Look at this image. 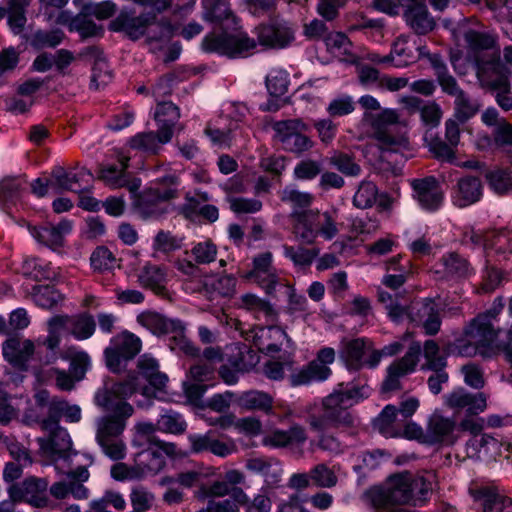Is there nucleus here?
<instances>
[{
  "label": "nucleus",
  "mask_w": 512,
  "mask_h": 512,
  "mask_svg": "<svg viewBox=\"0 0 512 512\" xmlns=\"http://www.w3.org/2000/svg\"><path fill=\"white\" fill-rule=\"evenodd\" d=\"M71 229L72 224L68 220H63L57 225L29 226V231L36 241L50 248L61 247L64 237Z\"/></svg>",
  "instance_id": "obj_37"
},
{
  "label": "nucleus",
  "mask_w": 512,
  "mask_h": 512,
  "mask_svg": "<svg viewBox=\"0 0 512 512\" xmlns=\"http://www.w3.org/2000/svg\"><path fill=\"white\" fill-rule=\"evenodd\" d=\"M370 388L367 385L355 386L340 383L337 388L322 400L321 412L309 413L306 422L313 431L322 432L311 447L330 455H340L346 445L332 433L324 432L328 428L349 427L353 425V417L348 409L367 398Z\"/></svg>",
  "instance_id": "obj_1"
},
{
  "label": "nucleus",
  "mask_w": 512,
  "mask_h": 512,
  "mask_svg": "<svg viewBox=\"0 0 512 512\" xmlns=\"http://www.w3.org/2000/svg\"><path fill=\"white\" fill-rule=\"evenodd\" d=\"M56 23L62 25L68 24L70 31L78 32L83 38L95 37L102 34V28L85 16H78L69 21L68 14L61 11L57 16Z\"/></svg>",
  "instance_id": "obj_46"
},
{
  "label": "nucleus",
  "mask_w": 512,
  "mask_h": 512,
  "mask_svg": "<svg viewBox=\"0 0 512 512\" xmlns=\"http://www.w3.org/2000/svg\"><path fill=\"white\" fill-rule=\"evenodd\" d=\"M477 79L482 88L496 91L498 105L506 110H512V97H510L509 72L496 54L487 61L478 64Z\"/></svg>",
  "instance_id": "obj_8"
},
{
  "label": "nucleus",
  "mask_w": 512,
  "mask_h": 512,
  "mask_svg": "<svg viewBox=\"0 0 512 512\" xmlns=\"http://www.w3.org/2000/svg\"><path fill=\"white\" fill-rule=\"evenodd\" d=\"M110 29L116 32H124L130 39L138 40L146 35L148 42L165 44L173 36V27L169 22L156 23V15L151 13L135 16L133 13L122 10L111 21Z\"/></svg>",
  "instance_id": "obj_5"
},
{
  "label": "nucleus",
  "mask_w": 512,
  "mask_h": 512,
  "mask_svg": "<svg viewBox=\"0 0 512 512\" xmlns=\"http://www.w3.org/2000/svg\"><path fill=\"white\" fill-rule=\"evenodd\" d=\"M424 55V47H414L409 44L406 37L396 39L389 53V59L396 68H404L414 63L418 57Z\"/></svg>",
  "instance_id": "obj_43"
},
{
  "label": "nucleus",
  "mask_w": 512,
  "mask_h": 512,
  "mask_svg": "<svg viewBox=\"0 0 512 512\" xmlns=\"http://www.w3.org/2000/svg\"><path fill=\"white\" fill-rule=\"evenodd\" d=\"M379 303H381L386 311L388 318L400 324L408 320L413 322L415 310L412 309L413 303L408 305L407 300L400 294H391L381 288L377 291Z\"/></svg>",
  "instance_id": "obj_29"
},
{
  "label": "nucleus",
  "mask_w": 512,
  "mask_h": 512,
  "mask_svg": "<svg viewBox=\"0 0 512 512\" xmlns=\"http://www.w3.org/2000/svg\"><path fill=\"white\" fill-rule=\"evenodd\" d=\"M235 402L246 411L260 410L268 412L272 409V398L267 393L256 390L242 393L236 398Z\"/></svg>",
  "instance_id": "obj_47"
},
{
  "label": "nucleus",
  "mask_w": 512,
  "mask_h": 512,
  "mask_svg": "<svg viewBox=\"0 0 512 512\" xmlns=\"http://www.w3.org/2000/svg\"><path fill=\"white\" fill-rule=\"evenodd\" d=\"M241 303L244 308L253 312L256 317H263L266 321H273L276 313L271 304L255 294H245L241 297Z\"/></svg>",
  "instance_id": "obj_53"
},
{
  "label": "nucleus",
  "mask_w": 512,
  "mask_h": 512,
  "mask_svg": "<svg viewBox=\"0 0 512 512\" xmlns=\"http://www.w3.org/2000/svg\"><path fill=\"white\" fill-rule=\"evenodd\" d=\"M2 350L4 358L10 364L24 370L35 352V344L30 339L12 336L3 343Z\"/></svg>",
  "instance_id": "obj_30"
},
{
  "label": "nucleus",
  "mask_w": 512,
  "mask_h": 512,
  "mask_svg": "<svg viewBox=\"0 0 512 512\" xmlns=\"http://www.w3.org/2000/svg\"><path fill=\"white\" fill-rule=\"evenodd\" d=\"M241 349L237 344L227 345L224 349L220 347H208L203 352V363L214 366L215 364L222 363L229 364L234 367L240 366Z\"/></svg>",
  "instance_id": "obj_45"
},
{
  "label": "nucleus",
  "mask_w": 512,
  "mask_h": 512,
  "mask_svg": "<svg viewBox=\"0 0 512 512\" xmlns=\"http://www.w3.org/2000/svg\"><path fill=\"white\" fill-rule=\"evenodd\" d=\"M458 438L457 424L454 419L445 417L438 412H434L430 416L426 427V444L451 446Z\"/></svg>",
  "instance_id": "obj_20"
},
{
  "label": "nucleus",
  "mask_w": 512,
  "mask_h": 512,
  "mask_svg": "<svg viewBox=\"0 0 512 512\" xmlns=\"http://www.w3.org/2000/svg\"><path fill=\"white\" fill-rule=\"evenodd\" d=\"M412 309L415 310L413 323L422 324L425 332L429 335H434L439 331L441 320L438 306L434 301L413 302Z\"/></svg>",
  "instance_id": "obj_39"
},
{
  "label": "nucleus",
  "mask_w": 512,
  "mask_h": 512,
  "mask_svg": "<svg viewBox=\"0 0 512 512\" xmlns=\"http://www.w3.org/2000/svg\"><path fill=\"white\" fill-rule=\"evenodd\" d=\"M497 448L498 440L485 433L472 436L466 443V453L469 458H479L482 452L487 454Z\"/></svg>",
  "instance_id": "obj_54"
},
{
  "label": "nucleus",
  "mask_w": 512,
  "mask_h": 512,
  "mask_svg": "<svg viewBox=\"0 0 512 512\" xmlns=\"http://www.w3.org/2000/svg\"><path fill=\"white\" fill-rule=\"evenodd\" d=\"M172 136L171 127L159 126L157 132L149 131L136 134L130 139L129 145L132 149L157 154L163 144L170 142Z\"/></svg>",
  "instance_id": "obj_36"
},
{
  "label": "nucleus",
  "mask_w": 512,
  "mask_h": 512,
  "mask_svg": "<svg viewBox=\"0 0 512 512\" xmlns=\"http://www.w3.org/2000/svg\"><path fill=\"white\" fill-rule=\"evenodd\" d=\"M178 184V177L175 174L157 179L140 196V205L148 212H154L152 206L176 197Z\"/></svg>",
  "instance_id": "obj_23"
},
{
  "label": "nucleus",
  "mask_w": 512,
  "mask_h": 512,
  "mask_svg": "<svg viewBox=\"0 0 512 512\" xmlns=\"http://www.w3.org/2000/svg\"><path fill=\"white\" fill-rule=\"evenodd\" d=\"M47 488L48 482L45 479L29 477L21 485H11L8 492L14 500L25 501L34 507L44 508L49 504Z\"/></svg>",
  "instance_id": "obj_18"
},
{
  "label": "nucleus",
  "mask_w": 512,
  "mask_h": 512,
  "mask_svg": "<svg viewBox=\"0 0 512 512\" xmlns=\"http://www.w3.org/2000/svg\"><path fill=\"white\" fill-rule=\"evenodd\" d=\"M130 158L122 153L118 154L119 166L108 165L100 170V178L113 188L128 187L131 192L138 190L141 182L138 179L129 180L126 172Z\"/></svg>",
  "instance_id": "obj_32"
},
{
  "label": "nucleus",
  "mask_w": 512,
  "mask_h": 512,
  "mask_svg": "<svg viewBox=\"0 0 512 512\" xmlns=\"http://www.w3.org/2000/svg\"><path fill=\"white\" fill-rule=\"evenodd\" d=\"M406 24L419 35H425L435 28V20L422 0H400Z\"/></svg>",
  "instance_id": "obj_24"
},
{
  "label": "nucleus",
  "mask_w": 512,
  "mask_h": 512,
  "mask_svg": "<svg viewBox=\"0 0 512 512\" xmlns=\"http://www.w3.org/2000/svg\"><path fill=\"white\" fill-rule=\"evenodd\" d=\"M137 323L149 330L152 334L161 336L173 334L174 338H181L184 326L181 321L168 318L156 311L146 310L137 315Z\"/></svg>",
  "instance_id": "obj_25"
},
{
  "label": "nucleus",
  "mask_w": 512,
  "mask_h": 512,
  "mask_svg": "<svg viewBox=\"0 0 512 512\" xmlns=\"http://www.w3.org/2000/svg\"><path fill=\"white\" fill-rule=\"evenodd\" d=\"M335 360V351L333 348H322L317 359L311 361L306 367L298 370L297 373L291 375V385H306L313 381L326 380L331 375V369L327 366Z\"/></svg>",
  "instance_id": "obj_15"
},
{
  "label": "nucleus",
  "mask_w": 512,
  "mask_h": 512,
  "mask_svg": "<svg viewBox=\"0 0 512 512\" xmlns=\"http://www.w3.org/2000/svg\"><path fill=\"white\" fill-rule=\"evenodd\" d=\"M27 269H30L33 276L38 280H56L59 276L57 268L50 262L40 258H32L26 261Z\"/></svg>",
  "instance_id": "obj_63"
},
{
  "label": "nucleus",
  "mask_w": 512,
  "mask_h": 512,
  "mask_svg": "<svg viewBox=\"0 0 512 512\" xmlns=\"http://www.w3.org/2000/svg\"><path fill=\"white\" fill-rule=\"evenodd\" d=\"M192 453L211 452L215 456L225 458L237 451V446L233 439L226 441L214 437L213 432L205 434H190L188 436Z\"/></svg>",
  "instance_id": "obj_26"
},
{
  "label": "nucleus",
  "mask_w": 512,
  "mask_h": 512,
  "mask_svg": "<svg viewBox=\"0 0 512 512\" xmlns=\"http://www.w3.org/2000/svg\"><path fill=\"white\" fill-rule=\"evenodd\" d=\"M327 49L336 56L343 57L344 60L353 62L355 56L352 52V43L349 38L341 32H329L324 37Z\"/></svg>",
  "instance_id": "obj_50"
},
{
  "label": "nucleus",
  "mask_w": 512,
  "mask_h": 512,
  "mask_svg": "<svg viewBox=\"0 0 512 512\" xmlns=\"http://www.w3.org/2000/svg\"><path fill=\"white\" fill-rule=\"evenodd\" d=\"M397 409L387 405L375 420V427L386 438L400 437L401 427L397 421Z\"/></svg>",
  "instance_id": "obj_48"
},
{
  "label": "nucleus",
  "mask_w": 512,
  "mask_h": 512,
  "mask_svg": "<svg viewBox=\"0 0 512 512\" xmlns=\"http://www.w3.org/2000/svg\"><path fill=\"white\" fill-rule=\"evenodd\" d=\"M91 266L97 271H109L118 266L114 254L106 247H97L90 257Z\"/></svg>",
  "instance_id": "obj_60"
},
{
  "label": "nucleus",
  "mask_w": 512,
  "mask_h": 512,
  "mask_svg": "<svg viewBox=\"0 0 512 512\" xmlns=\"http://www.w3.org/2000/svg\"><path fill=\"white\" fill-rule=\"evenodd\" d=\"M61 358L70 361V371L76 380L84 377L91 364L88 353L73 346L65 349L61 353Z\"/></svg>",
  "instance_id": "obj_49"
},
{
  "label": "nucleus",
  "mask_w": 512,
  "mask_h": 512,
  "mask_svg": "<svg viewBox=\"0 0 512 512\" xmlns=\"http://www.w3.org/2000/svg\"><path fill=\"white\" fill-rule=\"evenodd\" d=\"M203 19L218 25L224 31L212 32L202 40V49L209 53H218L229 57H244L256 47L253 39L246 33H229L237 30L238 20L229 7L228 0H203Z\"/></svg>",
  "instance_id": "obj_3"
},
{
  "label": "nucleus",
  "mask_w": 512,
  "mask_h": 512,
  "mask_svg": "<svg viewBox=\"0 0 512 512\" xmlns=\"http://www.w3.org/2000/svg\"><path fill=\"white\" fill-rule=\"evenodd\" d=\"M182 246V240L169 231H159L152 244L154 253L169 254L180 249Z\"/></svg>",
  "instance_id": "obj_61"
},
{
  "label": "nucleus",
  "mask_w": 512,
  "mask_h": 512,
  "mask_svg": "<svg viewBox=\"0 0 512 512\" xmlns=\"http://www.w3.org/2000/svg\"><path fill=\"white\" fill-rule=\"evenodd\" d=\"M434 475L413 476L409 472L392 475L383 487L370 491V501L378 512H408L401 505L423 506L433 490Z\"/></svg>",
  "instance_id": "obj_2"
},
{
  "label": "nucleus",
  "mask_w": 512,
  "mask_h": 512,
  "mask_svg": "<svg viewBox=\"0 0 512 512\" xmlns=\"http://www.w3.org/2000/svg\"><path fill=\"white\" fill-rule=\"evenodd\" d=\"M141 348V339L132 332L125 330L116 334L104 350L106 366L113 373L121 372L126 363L132 360Z\"/></svg>",
  "instance_id": "obj_11"
},
{
  "label": "nucleus",
  "mask_w": 512,
  "mask_h": 512,
  "mask_svg": "<svg viewBox=\"0 0 512 512\" xmlns=\"http://www.w3.org/2000/svg\"><path fill=\"white\" fill-rule=\"evenodd\" d=\"M64 39L60 29L37 30L30 37V45L35 49L54 48Z\"/></svg>",
  "instance_id": "obj_56"
},
{
  "label": "nucleus",
  "mask_w": 512,
  "mask_h": 512,
  "mask_svg": "<svg viewBox=\"0 0 512 512\" xmlns=\"http://www.w3.org/2000/svg\"><path fill=\"white\" fill-rule=\"evenodd\" d=\"M468 491L475 501L482 502L484 512H512V499L492 484L474 481Z\"/></svg>",
  "instance_id": "obj_17"
},
{
  "label": "nucleus",
  "mask_w": 512,
  "mask_h": 512,
  "mask_svg": "<svg viewBox=\"0 0 512 512\" xmlns=\"http://www.w3.org/2000/svg\"><path fill=\"white\" fill-rule=\"evenodd\" d=\"M294 216V234L306 244L314 243L318 236L331 240L339 232L336 212H295Z\"/></svg>",
  "instance_id": "obj_7"
},
{
  "label": "nucleus",
  "mask_w": 512,
  "mask_h": 512,
  "mask_svg": "<svg viewBox=\"0 0 512 512\" xmlns=\"http://www.w3.org/2000/svg\"><path fill=\"white\" fill-rule=\"evenodd\" d=\"M373 136L382 150L398 152L407 149L406 123L394 109H383L372 120Z\"/></svg>",
  "instance_id": "obj_6"
},
{
  "label": "nucleus",
  "mask_w": 512,
  "mask_h": 512,
  "mask_svg": "<svg viewBox=\"0 0 512 512\" xmlns=\"http://www.w3.org/2000/svg\"><path fill=\"white\" fill-rule=\"evenodd\" d=\"M61 416H64L69 422H79L81 409L77 405H70L65 400L52 399L49 405L48 418L41 423L42 429H52L59 426L58 422Z\"/></svg>",
  "instance_id": "obj_40"
},
{
  "label": "nucleus",
  "mask_w": 512,
  "mask_h": 512,
  "mask_svg": "<svg viewBox=\"0 0 512 512\" xmlns=\"http://www.w3.org/2000/svg\"><path fill=\"white\" fill-rule=\"evenodd\" d=\"M273 129L276 139L288 152L299 155L313 147V141L305 135L307 125L299 119L278 121Z\"/></svg>",
  "instance_id": "obj_12"
},
{
  "label": "nucleus",
  "mask_w": 512,
  "mask_h": 512,
  "mask_svg": "<svg viewBox=\"0 0 512 512\" xmlns=\"http://www.w3.org/2000/svg\"><path fill=\"white\" fill-rule=\"evenodd\" d=\"M137 367L139 374L149 383V387L154 391V397H156L157 391L165 390L168 377L159 370V364L155 358L143 355L139 358Z\"/></svg>",
  "instance_id": "obj_42"
},
{
  "label": "nucleus",
  "mask_w": 512,
  "mask_h": 512,
  "mask_svg": "<svg viewBox=\"0 0 512 512\" xmlns=\"http://www.w3.org/2000/svg\"><path fill=\"white\" fill-rule=\"evenodd\" d=\"M411 185L414 190V197L423 209L435 211L442 205L443 192L434 177L414 179Z\"/></svg>",
  "instance_id": "obj_28"
},
{
  "label": "nucleus",
  "mask_w": 512,
  "mask_h": 512,
  "mask_svg": "<svg viewBox=\"0 0 512 512\" xmlns=\"http://www.w3.org/2000/svg\"><path fill=\"white\" fill-rule=\"evenodd\" d=\"M173 457L177 454V447L173 443L157 441L155 445L137 453L135 461L143 465L146 473H157L165 466L163 455Z\"/></svg>",
  "instance_id": "obj_27"
},
{
  "label": "nucleus",
  "mask_w": 512,
  "mask_h": 512,
  "mask_svg": "<svg viewBox=\"0 0 512 512\" xmlns=\"http://www.w3.org/2000/svg\"><path fill=\"white\" fill-rule=\"evenodd\" d=\"M89 471L85 466L67 472V480L54 483L50 487V494L56 499H64L71 494L77 500L89 497V490L83 485L89 479Z\"/></svg>",
  "instance_id": "obj_19"
},
{
  "label": "nucleus",
  "mask_w": 512,
  "mask_h": 512,
  "mask_svg": "<svg viewBox=\"0 0 512 512\" xmlns=\"http://www.w3.org/2000/svg\"><path fill=\"white\" fill-rule=\"evenodd\" d=\"M32 0H5L8 6L7 22L10 29L19 34L23 31L27 22L26 8L30 5Z\"/></svg>",
  "instance_id": "obj_51"
},
{
  "label": "nucleus",
  "mask_w": 512,
  "mask_h": 512,
  "mask_svg": "<svg viewBox=\"0 0 512 512\" xmlns=\"http://www.w3.org/2000/svg\"><path fill=\"white\" fill-rule=\"evenodd\" d=\"M135 393H140L150 403L154 397V391L147 385L140 383L139 375H128V377L120 382L113 384V386L106 392L103 401L111 399L114 403L125 401Z\"/></svg>",
  "instance_id": "obj_31"
},
{
  "label": "nucleus",
  "mask_w": 512,
  "mask_h": 512,
  "mask_svg": "<svg viewBox=\"0 0 512 512\" xmlns=\"http://www.w3.org/2000/svg\"><path fill=\"white\" fill-rule=\"evenodd\" d=\"M138 282L157 295H163L166 292V271L161 266L147 263L139 271Z\"/></svg>",
  "instance_id": "obj_44"
},
{
  "label": "nucleus",
  "mask_w": 512,
  "mask_h": 512,
  "mask_svg": "<svg viewBox=\"0 0 512 512\" xmlns=\"http://www.w3.org/2000/svg\"><path fill=\"white\" fill-rule=\"evenodd\" d=\"M96 330V322L92 315L81 313L69 320V331L79 341L89 339Z\"/></svg>",
  "instance_id": "obj_52"
},
{
  "label": "nucleus",
  "mask_w": 512,
  "mask_h": 512,
  "mask_svg": "<svg viewBox=\"0 0 512 512\" xmlns=\"http://www.w3.org/2000/svg\"><path fill=\"white\" fill-rule=\"evenodd\" d=\"M101 405L113 413L99 419L97 423L96 440L119 438L125 429V421L132 416L134 409L126 401L114 403L111 399L103 401Z\"/></svg>",
  "instance_id": "obj_13"
},
{
  "label": "nucleus",
  "mask_w": 512,
  "mask_h": 512,
  "mask_svg": "<svg viewBox=\"0 0 512 512\" xmlns=\"http://www.w3.org/2000/svg\"><path fill=\"white\" fill-rule=\"evenodd\" d=\"M289 74L281 68H273L266 76V87L271 96L280 97L287 93Z\"/></svg>",
  "instance_id": "obj_55"
},
{
  "label": "nucleus",
  "mask_w": 512,
  "mask_h": 512,
  "mask_svg": "<svg viewBox=\"0 0 512 512\" xmlns=\"http://www.w3.org/2000/svg\"><path fill=\"white\" fill-rule=\"evenodd\" d=\"M273 254L270 251L261 252L252 258L251 268L243 272L242 279L256 284L269 296L277 295V288L283 285L285 278L281 277L273 264Z\"/></svg>",
  "instance_id": "obj_10"
},
{
  "label": "nucleus",
  "mask_w": 512,
  "mask_h": 512,
  "mask_svg": "<svg viewBox=\"0 0 512 512\" xmlns=\"http://www.w3.org/2000/svg\"><path fill=\"white\" fill-rule=\"evenodd\" d=\"M422 347L419 342L412 343L405 355L391 363L387 368V376L383 382L384 391H393L400 388V380L412 373L418 362Z\"/></svg>",
  "instance_id": "obj_16"
},
{
  "label": "nucleus",
  "mask_w": 512,
  "mask_h": 512,
  "mask_svg": "<svg viewBox=\"0 0 512 512\" xmlns=\"http://www.w3.org/2000/svg\"><path fill=\"white\" fill-rule=\"evenodd\" d=\"M500 329L486 322L485 316H476L465 328L462 338L456 341L459 355L472 357L481 355H502L512 364V344L499 339Z\"/></svg>",
  "instance_id": "obj_4"
},
{
  "label": "nucleus",
  "mask_w": 512,
  "mask_h": 512,
  "mask_svg": "<svg viewBox=\"0 0 512 512\" xmlns=\"http://www.w3.org/2000/svg\"><path fill=\"white\" fill-rule=\"evenodd\" d=\"M245 467L254 474H260L267 485L276 486L282 480V463L270 456H254L246 460Z\"/></svg>",
  "instance_id": "obj_34"
},
{
  "label": "nucleus",
  "mask_w": 512,
  "mask_h": 512,
  "mask_svg": "<svg viewBox=\"0 0 512 512\" xmlns=\"http://www.w3.org/2000/svg\"><path fill=\"white\" fill-rule=\"evenodd\" d=\"M444 405L455 414L465 412L466 415H478L487 408V397L484 393H471L459 387L443 396Z\"/></svg>",
  "instance_id": "obj_14"
},
{
  "label": "nucleus",
  "mask_w": 512,
  "mask_h": 512,
  "mask_svg": "<svg viewBox=\"0 0 512 512\" xmlns=\"http://www.w3.org/2000/svg\"><path fill=\"white\" fill-rule=\"evenodd\" d=\"M51 434L48 438H39L40 451L43 456L50 460L57 462L60 459L69 460L71 456H76L77 453L71 451V439L68 432L56 426L52 429H44Z\"/></svg>",
  "instance_id": "obj_21"
},
{
  "label": "nucleus",
  "mask_w": 512,
  "mask_h": 512,
  "mask_svg": "<svg viewBox=\"0 0 512 512\" xmlns=\"http://www.w3.org/2000/svg\"><path fill=\"white\" fill-rule=\"evenodd\" d=\"M482 197V184L476 177L461 178L452 191V202L459 208L470 206Z\"/></svg>",
  "instance_id": "obj_38"
},
{
  "label": "nucleus",
  "mask_w": 512,
  "mask_h": 512,
  "mask_svg": "<svg viewBox=\"0 0 512 512\" xmlns=\"http://www.w3.org/2000/svg\"><path fill=\"white\" fill-rule=\"evenodd\" d=\"M425 364L423 369L439 370L446 366V356L434 340H427L423 345Z\"/></svg>",
  "instance_id": "obj_59"
},
{
  "label": "nucleus",
  "mask_w": 512,
  "mask_h": 512,
  "mask_svg": "<svg viewBox=\"0 0 512 512\" xmlns=\"http://www.w3.org/2000/svg\"><path fill=\"white\" fill-rule=\"evenodd\" d=\"M308 439L305 427L300 424H293L287 430L272 428L266 431L262 437L263 446L282 448H301Z\"/></svg>",
  "instance_id": "obj_22"
},
{
  "label": "nucleus",
  "mask_w": 512,
  "mask_h": 512,
  "mask_svg": "<svg viewBox=\"0 0 512 512\" xmlns=\"http://www.w3.org/2000/svg\"><path fill=\"white\" fill-rule=\"evenodd\" d=\"M312 482L321 488H332L336 486L338 478L335 467L330 468L324 463L315 465L311 470Z\"/></svg>",
  "instance_id": "obj_62"
},
{
  "label": "nucleus",
  "mask_w": 512,
  "mask_h": 512,
  "mask_svg": "<svg viewBox=\"0 0 512 512\" xmlns=\"http://www.w3.org/2000/svg\"><path fill=\"white\" fill-rule=\"evenodd\" d=\"M191 256L197 264H210L216 260L217 246L210 239L197 242L191 248Z\"/></svg>",
  "instance_id": "obj_64"
},
{
  "label": "nucleus",
  "mask_w": 512,
  "mask_h": 512,
  "mask_svg": "<svg viewBox=\"0 0 512 512\" xmlns=\"http://www.w3.org/2000/svg\"><path fill=\"white\" fill-rule=\"evenodd\" d=\"M259 42L271 48H284L294 40V30L286 22H273L258 28Z\"/></svg>",
  "instance_id": "obj_35"
},
{
  "label": "nucleus",
  "mask_w": 512,
  "mask_h": 512,
  "mask_svg": "<svg viewBox=\"0 0 512 512\" xmlns=\"http://www.w3.org/2000/svg\"><path fill=\"white\" fill-rule=\"evenodd\" d=\"M453 36L455 39L459 37L464 39L468 56L475 62L476 74L478 73V64L480 61H487L496 54L500 57L499 50L482 55L483 52L496 47V36L490 32L474 28L470 21L465 20L463 23L459 24L458 27L453 30Z\"/></svg>",
  "instance_id": "obj_9"
},
{
  "label": "nucleus",
  "mask_w": 512,
  "mask_h": 512,
  "mask_svg": "<svg viewBox=\"0 0 512 512\" xmlns=\"http://www.w3.org/2000/svg\"><path fill=\"white\" fill-rule=\"evenodd\" d=\"M285 339L290 341L286 332L279 326L259 327L255 332L254 343L261 352L276 353L280 351Z\"/></svg>",
  "instance_id": "obj_41"
},
{
  "label": "nucleus",
  "mask_w": 512,
  "mask_h": 512,
  "mask_svg": "<svg viewBox=\"0 0 512 512\" xmlns=\"http://www.w3.org/2000/svg\"><path fill=\"white\" fill-rule=\"evenodd\" d=\"M377 195V186L372 181L364 180L353 196V205L359 209L370 208L376 202Z\"/></svg>",
  "instance_id": "obj_58"
},
{
  "label": "nucleus",
  "mask_w": 512,
  "mask_h": 512,
  "mask_svg": "<svg viewBox=\"0 0 512 512\" xmlns=\"http://www.w3.org/2000/svg\"><path fill=\"white\" fill-rule=\"evenodd\" d=\"M157 424L159 431L171 434H181L187 427L183 417L173 410L163 411L157 420Z\"/></svg>",
  "instance_id": "obj_57"
},
{
  "label": "nucleus",
  "mask_w": 512,
  "mask_h": 512,
  "mask_svg": "<svg viewBox=\"0 0 512 512\" xmlns=\"http://www.w3.org/2000/svg\"><path fill=\"white\" fill-rule=\"evenodd\" d=\"M373 350V343L367 338H356L344 343L341 357L350 370L369 367L368 357Z\"/></svg>",
  "instance_id": "obj_33"
}]
</instances>
